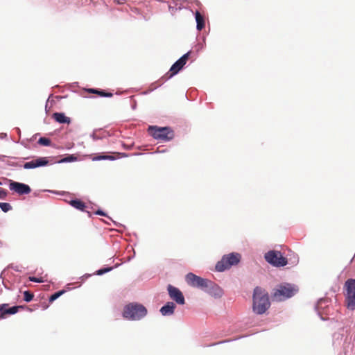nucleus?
Returning a JSON list of instances; mask_svg holds the SVG:
<instances>
[{"label": "nucleus", "instance_id": "1", "mask_svg": "<svg viewBox=\"0 0 355 355\" xmlns=\"http://www.w3.org/2000/svg\"><path fill=\"white\" fill-rule=\"evenodd\" d=\"M270 302L266 289L257 286L252 296V310L257 314H263L270 308Z\"/></svg>", "mask_w": 355, "mask_h": 355}, {"label": "nucleus", "instance_id": "2", "mask_svg": "<svg viewBox=\"0 0 355 355\" xmlns=\"http://www.w3.org/2000/svg\"><path fill=\"white\" fill-rule=\"evenodd\" d=\"M148 314L147 309L138 302H130L126 304L123 310L122 316L130 321H139Z\"/></svg>", "mask_w": 355, "mask_h": 355}, {"label": "nucleus", "instance_id": "3", "mask_svg": "<svg viewBox=\"0 0 355 355\" xmlns=\"http://www.w3.org/2000/svg\"><path fill=\"white\" fill-rule=\"evenodd\" d=\"M299 291L298 286L290 283H282L277 285L272 293V300L282 302L295 295Z\"/></svg>", "mask_w": 355, "mask_h": 355}, {"label": "nucleus", "instance_id": "4", "mask_svg": "<svg viewBox=\"0 0 355 355\" xmlns=\"http://www.w3.org/2000/svg\"><path fill=\"white\" fill-rule=\"evenodd\" d=\"M190 53L191 51H188L183 55H182L178 60H177L172 64L168 73L163 76L159 80L151 85V86L153 87L151 90L153 91V89H155L156 88L160 87L166 81H167L168 80L178 74L186 64L189 58Z\"/></svg>", "mask_w": 355, "mask_h": 355}, {"label": "nucleus", "instance_id": "5", "mask_svg": "<svg viewBox=\"0 0 355 355\" xmlns=\"http://www.w3.org/2000/svg\"><path fill=\"white\" fill-rule=\"evenodd\" d=\"M241 260V255L237 252H231L222 256L215 265V270L223 272L236 266Z\"/></svg>", "mask_w": 355, "mask_h": 355}, {"label": "nucleus", "instance_id": "6", "mask_svg": "<svg viewBox=\"0 0 355 355\" xmlns=\"http://www.w3.org/2000/svg\"><path fill=\"white\" fill-rule=\"evenodd\" d=\"M148 134L156 140L165 142L170 141L174 138V131L169 126L159 127L150 125L148 128Z\"/></svg>", "mask_w": 355, "mask_h": 355}, {"label": "nucleus", "instance_id": "7", "mask_svg": "<svg viewBox=\"0 0 355 355\" xmlns=\"http://www.w3.org/2000/svg\"><path fill=\"white\" fill-rule=\"evenodd\" d=\"M345 303L347 309H355V279H348L344 284Z\"/></svg>", "mask_w": 355, "mask_h": 355}, {"label": "nucleus", "instance_id": "8", "mask_svg": "<svg viewBox=\"0 0 355 355\" xmlns=\"http://www.w3.org/2000/svg\"><path fill=\"white\" fill-rule=\"evenodd\" d=\"M265 259L267 262L276 267L284 266L287 264L288 261L281 252L270 250L266 253Z\"/></svg>", "mask_w": 355, "mask_h": 355}, {"label": "nucleus", "instance_id": "9", "mask_svg": "<svg viewBox=\"0 0 355 355\" xmlns=\"http://www.w3.org/2000/svg\"><path fill=\"white\" fill-rule=\"evenodd\" d=\"M186 281L189 286L200 288L204 291L209 280L198 276L192 272H189L186 275Z\"/></svg>", "mask_w": 355, "mask_h": 355}, {"label": "nucleus", "instance_id": "10", "mask_svg": "<svg viewBox=\"0 0 355 355\" xmlns=\"http://www.w3.org/2000/svg\"><path fill=\"white\" fill-rule=\"evenodd\" d=\"M167 291L169 297L179 305H184L185 304V298L182 292L177 287L168 284L167 286Z\"/></svg>", "mask_w": 355, "mask_h": 355}, {"label": "nucleus", "instance_id": "11", "mask_svg": "<svg viewBox=\"0 0 355 355\" xmlns=\"http://www.w3.org/2000/svg\"><path fill=\"white\" fill-rule=\"evenodd\" d=\"M8 187L10 190L17 193L20 196L27 195L31 192V189L29 185L25 183L16 182L12 180H8Z\"/></svg>", "mask_w": 355, "mask_h": 355}, {"label": "nucleus", "instance_id": "12", "mask_svg": "<svg viewBox=\"0 0 355 355\" xmlns=\"http://www.w3.org/2000/svg\"><path fill=\"white\" fill-rule=\"evenodd\" d=\"M49 164V157H37L35 159L29 162H25L22 167L24 169H35L39 167H44L48 166Z\"/></svg>", "mask_w": 355, "mask_h": 355}, {"label": "nucleus", "instance_id": "13", "mask_svg": "<svg viewBox=\"0 0 355 355\" xmlns=\"http://www.w3.org/2000/svg\"><path fill=\"white\" fill-rule=\"evenodd\" d=\"M203 291L216 298L220 297L223 294V289L217 284L211 280L207 284Z\"/></svg>", "mask_w": 355, "mask_h": 355}, {"label": "nucleus", "instance_id": "14", "mask_svg": "<svg viewBox=\"0 0 355 355\" xmlns=\"http://www.w3.org/2000/svg\"><path fill=\"white\" fill-rule=\"evenodd\" d=\"M23 306H12L11 307H8L7 304H0V314L1 318H3L5 315H14L19 311V309H23Z\"/></svg>", "mask_w": 355, "mask_h": 355}, {"label": "nucleus", "instance_id": "15", "mask_svg": "<svg viewBox=\"0 0 355 355\" xmlns=\"http://www.w3.org/2000/svg\"><path fill=\"white\" fill-rule=\"evenodd\" d=\"M175 307L173 302H167L160 308L159 312L163 316H170L174 313Z\"/></svg>", "mask_w": 355, "mask_h": 355}, {"label": "nucleus", "instance_id": "16", "mask_svg": "<svg viewBox=\"0 0 355 355\" xmlns=\"http://www.w3.org/2000/svg\"><path fill=\"white\" fill-rule=\"evenodd\" d=\"M52 117L60 124H70L71 122V118L67 116L64 112H54Z\"/></svg>", "mask_w": 355, "mask_h": 355}, {"label": "nucleus", "instance_id": "17", "mask_svg": "<svg viewBox=\"0 0 355 355\" xmlns=\"http://www.w3.org/2000/svg\"><path fill=\"white\" fill-rule=\"evenodd\" d=\"M194 17L196 22V29L200 31L205 27V17L198 10L195 11Z\"/></svg>", "mask_w": 355, "mask_h": 355}, {"label": "nucleus", "instance_id": "18", "mask_svg": "<svg viewBox=\"0 0 355 355\" xmlns=\"http://www.w3.org/2000/svg\"><path fill=\"white\" fill-rule=\"evenodd\" d=\"M87 92L91 94H95L101 97H107L110 98L113 96V94L111 92H108L105 89H96V88H89L87 90Z\"/></svg>", "mask_w": 355, "mask_h": 355}, {"label": "nucleus", "instance_id": "19", "mask_svg": "<svg viewBox=\"0 0 355 355\" xmlns=\"http://www.w3.org/2000/svg\"><path fill=\"white\" fill-rule=\"evenodd\" d=\"M69 205L73 208L84 211L86 208L85 203L80 199L74 198L69 201Z\"/></svg>", "mask_w": 355, "mask_h": 355}, {"label": "nucleus", "instance_id": "20", "mask_svg": "<svg viewBox=\"0 0 355 355\" xmlns=\"http://www.w3.org/2000/svg\"><path fill=\"white\" fill-rule=\"evenodd\" d=\"M78 160V157L74 154H68L66 155L63 158L58 160L56 163L62 164V163H70L73 162Z\"/></svg>", "mask_w": 355, "mask_h": 355}, {"label": "nucleus", "instance_id": "21", "mask_svg": "<svg viewBox=\"0 0 355 355\" xmlns=\"http://www.w3.org/2000/svg\"><path fill=\"white\" fill-rule=\"evenodd\" d=\"M117 266H118V265H115L114 266H104V267L97 270L94 273V275H98V276L103 275L107 272L112 271L114 268H116Z\"/></svg>", "mask_w": 355, "mask_h": 355}, {"label": "nucleus", "instance_id": "22", "mask_svg": "<svg viewBox=\"0 0 355 355\" xmlns=\"http://www.w3.org/2000/svg\"><path fill=\"white\" fill-rule=\"evenodd\" d=\"M96 215H98V216H105V217H107L113 223L115 226L116 227H121V226H123L122 224L119 223H117L114 220H113L110 216H107V213L105 212L103 210H102L101 209H97L95 213H94Z\"/></svg>", "mask_w": 355, "mask_h": 355}, {"label": "nucleus", "instance_id": "23", "mask_svg": "<svg viewBox=\"0 0 355 355\" xmlns=\"http://www.w3.org/2000/svg\"><path fill=\"white\" fill-rule=\"evenodd\" d=\"M66 292V290L64 289H62V290H60L57 292H55L54 293H53L49 298V302L50 303H52L53 302H54L55 300H57L58 297H60L61 295H62L64 293H65Z\"/></svg>", "mask_w": 355, "mask_h": 355}, {"label": "nucleus", "instance_id": "24", "mask_svg": "<svg viewBox=\"0 0 355 355\" xmlns=\"http://www.w3.org/2000/svg\"><path fill=\"white\" fill-rule=\"evenodd\" d=\"M37 144L42 146H51V140L49 138L42 137L38 139Z\"/></svg>", "mask_w": 355, "mask_h": 355}, {"label": "nucleus", "instance_id": "25", "mask_svg": "<svg viewBox=\"0 0 355 355\" xmlns=\"http://www.w3.org/2000/svg\"><path fill=\"white\" fill-rule=\"evenodd\" d=\"M24 295V300L26 302H30L33 300L34 294L30 291H25L23 293Z\"/></svg>", "mask_w": 355, "mask_h": 355}, {"label": "nucleus", "instance_id": "26", "mask_svg": "<svg viewBox=\"0 0 355 355\" xmlns=\"http://www.w3.org/2000/svg\"><path fill=\"white\" fill-rule=\"evenodd\" d=\"M205 45H206V36L204 35L202 37V42H198L195 46L196 51L199 52V51H202V49H204V48L205 47Z\"/></svg>", "mask_w": 355, "mask_h": 355}, {"label": "nucleus", "instance_id": "27", "mask_svg": "<svg viewBox=\"0 0 355 355\" xmlns=\"http://www.w3.org/2000/svg\"><path fill=\"white\" fill-rule=\"evenodd\" d=\"M0 209L4 212L7 213L12 210V207L8 202H0Z\"/></svg>", "mask_w": 355, "mask_h": 355}, {"label": "nucleus", "instance_id": "28", "mask_svg": "<svg viewBox=\"0 0 355 355\" xmlns=\"http://www.w3.org/2000/svg\"><path fill=\"white\" fill-rule=\"evenodd\" d=\"M28 279H29V281H31L32 282H35V283H43L45 282V280L44 279L43 277H33V276L29 277Z\"/></svg>", "mask_w": 355, "mask_h": 355}, {"label": "nucleus", "instance_id": "29", "mask_svg": "<svg viewBox=\"0 0 355 355\" xmlns=\"http://www.w3.org/2000/svg\"><path fill=\"white\" fill-rule=\"evenodd\" d=\"M8 195V191L6 189L0 187V200L6 199Z\"/></svg>", "mask_w": 355, "mask_h": 355}, {"label": "nucleus", "instance_id": "30", "mask_svg": "<svg viewBox=\"0 0 355 355\" xmlns=\"http://www.w3.org/2000/svg\"><path fill=\"white\" fill-rule=\"evenodd\" d=\"M107 155L105 154H99L96 155L92 158L93 161H101V160H107Z\"/></svg>", "mask_w": 355, "mask_h": 355}, {"label": "nucleus", "instance_id": "31", "mask_svg": "<svg viewBox=\"0 0 355 355\" xmlns=\"http://www.w3.org/2000/svg\"><path fill=\"white\" fill-rule=\"evenodd\" d=\"M90 137L93 139L94 141H96V140H99V139H101L103 137H100V136H98L96 134V130H94L91 135H90Z\"/></svg>", "mask_w": 355, "mask_h": 355}, {"label": "nucleus", "instance_id": "32", "mask_svg": "<svg viewBox=\"0 0 355 355\" xmlns=\"http://www.w3.org/2000/svg\"><path fill=\"white\" fill-rule=\"evenodd\" d=\"M91 276L90 274H85L84 275H83L82 277H80V279H81L82 282L85 281L88 277H89Z\"/></svg>", "mask_w": 355, "mask_h": 355}, {"label": "nucleus", "instance_id": "33", "mask_svg": "<svg viewBox=\"0 0 355 355\" xmlns=\"http://www.w3.org/2000/svg\"><path fill=\"white\" fill-rule=\"evenodd\" d=\"M107 160H110V161H114V160H116L117 159L116 157L115 156H113V155H107Z\"/></svg>", "mask_w": 355, "mask_h": 355}, {"label": "nucleus", "instance_id": "34", "mask_svg": "<svg viewBox=\"0 0 355 355\" xmlns=\"http://www.w3.org/2000/svg\"><path fill=\"white\" fill-rule=\"evenodd\" d=\"M8 137L7 133L1 132L0 133V139H6Z\"/></svg>", "mask_w": 355, "mask_h": 355}, {"label": "nucleus", "instance_id": "35", "mask_svg": "<svg viewBox=\"0 0 355 355\" xmlns=\"http://www.w3.org/2000/svg\"><path fill=\"white\" fill-rule=\"evenodd\" d=\"M236 339H234V340H235ZM232 340H223V341H220V342H218L217 343H214L212 345H218V344H222V343H228L230 341H232Z\"/></svg>", "mask_w": 355, "mask_h": 355}, {"label": "nucleus", "instance_id": "36", "mask_svg": "<svg viewBox=\"0 0 355 355\" xmlns=\"http://www.w3.org/2000/svg\"><path fill=\"white\" fill-rule=\"evenodd\" d=\"M131 107L133 110H135L137 108V102L136 101H133L132 104L131 105Z\"/></svg>", "mask_w": 355, "mask_h": 355}, {"label": "nucleus", "instance_id": "37", "mask_svg": "<svg viewBox=\"0 0 355 355\" xmlns=\"http://www.w3.org/2000/svg\"><path fill=\"white\" fill-rule=\"evenodd\" d=\"M123 146L125 149H128V150L131 149V148H132V145H130V146L123 145Z\"/></svg>", "mask_w": 355, "mask_h": 355}, {"label": "nucleus", "instance_id": "38", "mask_svg": "<svg viewBox=\"0 0 355 355\" xmlns=\"http://www.w3.org/2000/svg\"><path fill=\"white\" fill-rule=\"evenodd\" d=\"M48 102H49V99H47V101H46V105H45V110H46V112H48V108H47Z\"/></svg>", "mask_w": 355, "mask_h": 355}, {"label": "nucleus", "instance_id": "39", "mask_svg": "<svg viewBox=\"0 0 355 355\" xmlns=\"http://www.w3.org/2000/svg\"><path fill=\"white\" fill-rule=\"evenodd\" d=\"M15 271H20L19 266H15L13 268Z\"/></svg>", "mask_w": 355, "mask_h": 355}, {"label": "nucleus", "instance_id": "40", "mask_svg": "<svg viewBox=\"0 0 355 355\" xmlns=\"http://www.w3.org/2000/svg\"><path fill=\"white\" fill-rule=\"evenodd\" d=\"M16 130L17 131V133H19V134L21 133V130H20V129L19 128H17Z\"/></svg>", "mask_w": 355, "mask_h": 355}, {"label": "nucleus", "instance_id": "41", "mask_svg": "<svg viewBox=\"0 0 355 355\" xmlns=\"http://www.w3.org/2000/svg\"><path fill=\"white\" fill-rule=\"evenodd\" d=\"M9 165H10L12 166H18L17 164H10Z\"/></svg>", "mask_w": 355, "mask_h": 355}, {"label": "nucleus", "instance_id": "42", "mask_svg": "<svg viewBox=\"0 0 355 355\" xmlns=\"http://www.w3.org/2000/svg\"><path fill=\"white\" fill-rule=\"evenodd\" d=\"M44 191H47V192H49V193H55V191H51V190H44Z\"/></svg>", "mask_w": 355, "mask_h": 355}, {"label": "nucleus", "instance_id": "43", "mask_svg": "<svg viewBox=\"0 0 355 355\" xmlns=\"http://www.w3.org/2000/svg\"><path fill=\"white\" fill-rule=\"evenodd\" d=\"M164 152H165V150H163L162 151H156V152H155V153H164Z\"/></svg>", "mask_w": 355, "mask_h": 355}, {"label": "nucleus", "instance_id": "44", "mask_svg": "<svg viewBox=\"0 0 355 355\" xmlns=\"http://www.w3.org/2000/svg\"><path fill=\"white\" fill-rule=\"evenodd\" d=\"M121 155L123 156V157H127L128 155L125 153H121Z\"/></svg>", "mask_w": 355, "mask_h": 355}, {"label": "nucleus", "instance_id": "45", "mask_svg": "<svg viewBox=\"0 0 355 355\" xmlns=\"http://www.w3.org/2000/svg\"><path fill=\"white\" fill-rule=\"evenodd\" d=\"M70 284H67V289L69 290L70 288L69 287Z\"/></svg>", "mask_w": 355, "mask_h": 355}, {"label": "nucleus", "instance_id": "46", "mask_svg": "<svg viewBox=\"0 0 355 355\" xmlns=\"http://www.w3.org/2000/svg\"><path fill=\"white\" fill-rule=\"evenodd\" d=\"M1 157L4 158V157H6V156L5 155H1Z\"/></svg>", "mask_w": 355, "mask_h": 355}, {"label": "nucleus", "instance_id": "47", "mask_svg": "<svg viewBox=\"0 0 355 355\" xmlns=\"http://www.w3.org/2000/svg\"><path fill=\"white\" fill-rule=\"evenodd\" d=\"M88 214H89V216H92V214L89 212H88Z\"/></svg>", "mask_w": 355, "mask_h": 355}, {"label": "nucleus", "instance_id": "48", "mask_svg": "<svg viewBox=\"0 0 355 355\" xmlns=\"http://www.w3.org/2000/svg\"><path fill=\"white\" fill-rule=\"evenodd\" d=\"M0 185H2V182L0 181Z\"/></svg>", "mask_w": 355, "mask_h": 355}]
</instances>
